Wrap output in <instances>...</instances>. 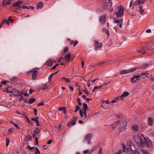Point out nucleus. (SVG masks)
<instances>
[{"label": "nucleus", "instance_id": "1", "mask_svg": "<svg viewBox=\"0 0 154 154\" xmlns=\"http://www.w3.org/2000/svg\"><path fill=\"white\" fill-rule=\"evenodd\" d=\"M137 140L140 144H143L148 147H151L152 146V142L147 137H145L143 134L138 137Z\"/></svg>", "mask_w": 154, "mask_h": 154}, {"label": "nucleus", "instance_id": "2", "mask_svg": "<svg viewBox=\"0 0 154 154\" xmlns=\"http://www.w3.org/2000/svg\"><path fill=\"white\" fill-rule=\"evenodd\" d=\"M38 68H35L31 70L28 72L27 73L28 74H32V79L33 80H35L37 76L38 75Z\"/></svg>", "mask_w": 154, "mask_h": 154}, {"label": "nucleus", "instance_id": "3", "mask_svg": "<svg viewBox=\"0 0 154 154\" xmlns=\"http://www.w3.org/2000/svg\"><path fill=\"white\" fill-rule=\"evenodd\" d=\"M118 9V11L116 13L117 18L122 17L123 14L124 12V8L122 7L121 6L119 7Z\"/></svg>", "mask_w": 154, "mask_h": 154}, {"label": "nucleus", "instance_id": "4", "mask_svg": "<svg viewBox=\"0 0 154 154\" xmlns=\"http://www.w3.org/2000/svg\"><path fill=\"white\" fill-rule=\"evenodd\" d=\"M137 69L136 67L131 68L127 70H124L121 71L120 73L121 75H123L129 73L134 71Z\"/></svg>", "mask_w": 154, "mask_h": 154}, {"label": "nucleus", "instance_id": "5", "mask_svg": "<svg viewBox=\"0 0 154 154\" xmlns=\"http://www.w3.org/2000/svg\"><path fill=\"white\" fill-rule=\"evenodd\" d=\"M114 20V23L116 24H117V26H119L120 28L122 27V20L123 19L116 20V18H113Z\"/></svg>", "mask_w": 154, "mask_h": 154}, {"label": "nucleus", "instance_id": "6", "mask_svg": "<svg viewBox=\"0 0 154 154\" xmlns=\"http://www.w3.org/2000/svg\"><path fill=\"white\" fill-rule=\"evenodd\" d=\"M146 0H137L133 4L134 6H137L138 5H141L144 3Z\"/></svg>", "mask_w": 154, "mask_h": 154}, {"label": "nucleus", "instance_id": "7", "mask_svg": "<svg viewBox=\"0 0 154 154\" xmlns=\"http://www.w3.org/2000/svg\"><path fill=\"white\" fill-rule=\"evenodd\" d=\"M139 75H134L133 77L130 79V81L132 83H135L137 82V80H139Z\"/></svg>", "mask_w": 154, "mask_h": 154}, {"label": "nucleus", "instance_id": "8", "mask_svg": "<svg viewBox=\"0 0 154 154\" xmlns=\"http://www.w3.org/2000/svg\"><path fill=\"white\" fill-rule=\"evenodd\" d=\"M22 2L20 1H18L17 2H14L13 4V6L14 7L17 8L16 9H19L21 8V4H22Z\"/></svg>", "mask_w": 154, "mask_h": 154}, {"label": "nucleus", "instance_id": "9", "mask_svg": "<svg viewBox=\"0 0 154 154\" xmlns=\"http://www.w3.org/2000/svg\"><path fill=\"white\" fill-rule=\"evenodd\" d=\"M127 125L126 122H125L123 123L122 126L120 128L119 130V131L120 133L123 132L126 129V127Z\"/></svg>", "mask_w": 154, "mask_h": 154}, {"label": "nucleus", "instance_id": "10", "mask_svg": "<svg viewBox=\"0 0 154 154\" xmlns=\"http://www.w3.org/2000/svg\"><path fill=\"white\" fill-rule=\"evenodd\" d=\"M148 49L146 47H144L143 48H140V49L137 50V51L139 53H142L143 54H144L146 53V51H148Z\"/></svg>", "mask_w": 154, "mask_h": 154}, {"label": "nucleus", "instance_id": "11", "mask_svg": "<svg viewBox=\"0 0 154 154\" xmlns=\"http://www.w3.org/2000/svg\"><path fill=\"white\" fill-rule=\"evenodd\" d=\"M92 136V135L91 134H87L85 136V140L89 144L90 143V140Z\"/></svg>", "mask_w": 154, "mask_h": 154}, {"label": "nucleus", "instance_id": "12", "mask_svg": "<svg viewBox=\"0 0 154 154\" xmlns=\"http://www.w3.org/2000/svg\"><path fill=\"white\" fill-rule=\"evenodd\" d=\"M94 42L96 50H97V48H100L102 47L103 44L102 43H99V42L96 40L94 41Z\"/></svg>", "mask_w": 154, "mask_h": 154}, {"label": "nucleus", "instance_id": "13", "mask_svg": "<svg viewBox=\"0 0 154 154\" xmlns=\"http://www.w3.org/2000/svg\"><path fill=\"white\" fill-rule=\"evenodd\" d=\"M12 0H2V5L5 6L6 5H10Z\"/></svg>", "mask_w": 154, "mask_h": 154}, {"label": "nucleus", "instance_id": "14", "mask_svg": "<svg viewBox=\"0 0 154 154\" xmlns=\"http://www.w3.org/2000/svg\"><path fill=\"white\" fill-rule=\"evenodd\" d=\"M106 17L105 15H102L100 16L99 19V20L100 23L102 24L105 23Z\"/></svg>", "mask_w": 154, "mask_h": 154}, {"label": "nucleus", "instance_id": "15", "mask_svg": "<svg viewBox=\"0 0 154 154\" xmlns=\"http://www.w3.org/2000/svg\"><path fill=\"white\" fill-rule=\"evenodd\" d=\"M131 150L132 151L133 154H140L139 152L133 146H131L130 147Z\"/></svg>", "mask_w": 154, "mask_h": 154}, {"label": "nucleus", "instance_id": "16", "mask_svg": "<svg viewBox=\"0 0 154 154\" xmlns=\"http://www.w3.org/2000/svg\"><path fill=\"white\" fill-rule=\"evenodd\" d=\"M54 63H56V60H49L46 62L45 65L48 66H51L53 65Z\"/></svg>", "mask_w": 154, "mask_h": 154}, {"label": "nucleus", "instance_id": "17", "mask_svg": "<svg viewBox=\"0 0 154 154\" xmlns=\"http://www.w3.org/2000/svg\"><path fill=\"white\" fill-rule=\"evenodd\" d=\"M129 95V93L128 92H124L119 97V98L122 101L124 100V97H126L128 96Z\"/></svg>", "mask_w": 154, "mask_h": 154}, {"label": "nucleus", "instance_id": "18", "mask_svg": "<svg viewBox=\"0 0 154 154\" xmlns=\"http://www.w3.org/2000/svg\"><path fill=\"white\" fill-rule=\"evenodd\" d=\"M120 120L118 121L115 122L113 124L111 125V126L112 127V129H115L117 127V126L120 123Z\"/></svg>", "mask_w": 154, "mask_h": 154}, {"label": "nucleus", "instance_id": "19", "mask_svg": "<svg viewBox=\"0 0 154 154\" xmlns=\"http://www.w3.org/2000/svg\"><path fill=\"white\" fill-rule=\"evenodd\" d=\"M37 129L38 130V131H34L33 132H31V134L33 138H35L36 134L39 133L40 130L38 128H37Z\"/></svg>", "mask_w": 154, "mask_h": 154}, {"label": "nucleus", "instance_id": "20", "mask_svg": "<svg viewBox=\"0 0 154 154\" xmlns=\"http://www.w3.org/2000/svg\"><path fill=\"white\" fill-rule=\"evenodd\" d=\"M70 57V54L69 53H67L64 57V59L65 61L67 62H69V58Z\"/></svg>", "mask_w": 154, "mask_h": 154}, {"label": "nucleus", "instance_id": "21", "mask_svg": "<svg viewBox=\"0 0 154 154\" xmlns=\"http://www.w3.org/2000/svg\"><path fill=\"white\" fill-rule=\"evenodd\" d=\"M40 88L42 90H45L48 89L49 88L47 84H43L42 86H41Z\"/></svg>", "mask_w": 154, "mask_h": 154}, {"label": "nucleus", "instance_id": "22", "mask_svg": "<svg viewBox=\"0 0 154 154\" xmlns=\"http://www.w3.org/2000/svg\"><path fill=\"white\" fill-rule=\"evenodd\" d=\"M44 5L41 2H39L36 5V8L37 9L42 8Z\"/></svg>", "mask_w": 154, "mask_h": 154}, {"label": "nucleus", "instance_id": "23", "mask_svg": "<svg viewBox=\"0 0 154 154\" xmlns=\"http://www.w3.org/2000/svg\"><path fill=\"white\" fill-rule=\"evenodd\" d=\"M132 130L134 131L137 132L138 130V126L136 125H134L132 127Z\"/></svg>", "mask_w": 154, "mask_h": 154}, {"label": "nucleus", "instance_id": "24", "mask_svg": "<svg viewBox=\"0 0 154 154\" xmlns=\"http://www.w3.org/2000/svg\"><path fill=\"white\" fill-rule=\"evenodd\" d=\"M12 88L11 87H8L6 89V92L8 93L12 92Z\"/></svg>", "mask_w": 154, "mask_h": 154}, {"label": "nucleus", "instance_id": "25", "mask_svg": "<svg viewBox=\"0 0 154 154\" xmlns=\"http://www.w3.org/2000/svg\"><path fill=\"white\" fill-rule=\"evenodd\" d=\"M148 124L150 126H151L152 125V121L151 118H149L148 119Z\"/></svg>", "mask_w": 154, "mask_h": 154}, {"label": "nucleus", "instance_id": "26", "mask_svg": "<svg viewBox=\"0 0 154 154\" xmlns=\"http://www.w3.org/2000/svg\"><path fill=\"white\" fill-rule=\"evenodd\" d=\"M142 153L143 154H149V153L148 150L144 149H140Z\"/></svg>", "mask_w": 154, "mask_h": 154}, {"label": "nucleus", "instance_id": "27", "mask_svg": "<svg viewBox=\"0 0 154 154\" xmlns=\"http://www.w3.org/2000/svg\"><path fill=\"white\" fill-rule=\"evenodd\" d=\"M78 43V42L77 41H74L73 40H72V41H71L70 44L71 45H73L74 46H75L77 45Z\"/></svg>", "mask_w": 154, "mask_h": 154}, {"label": "nucleus", "instance_id": "28", "mask_svg": "<svg viewBox=\"0 0 154 154\" xmlns=\"http://www.w3.org/2000/svg\"><path fill=\"white\" fill-rule=\"evenodd\" d=\"M149 75V74L147 73V72H145V73L141 75L140 77H141V78H143L145 77H147Z\"/></svg>", "mask_w": 154, "mask_h": 154}, {"label": "nucleus", "instance_id": "29", "mask_svg": "<svg viewBox=\"0 0 154 154\" xmlns=\"http://www.w3.org/2000/svg\"><path fill=\"white\" fill-rule=\"evenodd\" d=\"M139 11L141 14L143 15V13L144 12V10L142 8V7H140L139 8Z\"/></svg>", "mask_w": 154, "mask_h": 154}, {"label": "nucleus", "instance_id": "30", "mask_svg": "<svg viewBox=\"0 0 154 154\" xmlns=\"http://www.w3.org/2000/svg\"><path fill=\"white\" fill-rule=\"evenodd\" d=\"M83 110H86L87 109H88V106L86 103H83Z\"/></svg>", "mask_w": 154, "mask_h": 154}, {"label": "nucleus", "instance_id": "31", "mask_svg": "<svg viewBox=\"0 0 154 154\" xmlns=\"http://www.w3.org/2000/svg\"><path fill=\"white\" fill-rule=\"evenodd\" d=\"M10 123L11 124H13L14 126L17 129H19V127L15 123H14V122H13V121H10Z\"/></svg>", "mask_w": 154, "mask_h": 154}, {"label": "nucleus", "instance_id": "32", "mask_svg": "<svg viewBox=\"0 0 154 154\" xmlns=\"http://www.w3.org/2000/svg\"><path fill=\"white\" fill-rule=\"evenodd\" d=\"M148 66V65L147 64H145L141 66H140V69H143V68H145L146 67Z\"/></svg>", "mask_w": 154, "mask_h": 154}, {"label": "nucleus", "instance_id": "33", "mask_svg": "<svg viewBox=\"0 0 154 154\" xmlns=\"http://www.w3.org/2000/svg\"><path fill=\"white\" fill-rule=\"evenodd\" d=\"M119 97H116L115 99H113L111 102V103H114L118 101L119 100Z\"/></svg>", "mask_w": 154, "mask_h": 154}, {"label": "nucleus", "instance_id": "34", "mask_svg": "<svg viewBox=\"0 0 154 154\" xmlns=\"http://www.w3.org/2000/svg\"><path fill=\"white\" fill-rule=\"evenodd\" d=\"M18 79V78L16 76H14L13 78H11V80L12 81L15 82Z\"/></svg>", "mask_w": 154, "mask_h": 154}, {"label": "nucleus", "instance_id": "35", "mask_svg": "<svg viewBox=\"0 0 154 154\" xmlns=\"http://www.w3.org/2000/svg\"><path fill=\"white\" fill-rule=\"evenodd\" d=\"M62 79L65 80L66 82H69L70 81L69 79L65 77H63Z\"/></svg>", "mask_w": 154, "mask_h": 154}, {"label": "nucleus", "instance_id": "36", "mask_svg": "<svg viewBox=\"0 0 154 154\" xmlns=\"http://www.w3.org/2000/svg\"><path fill=\"white\" fill-rule=\"evenodd\" d=\"M102 5L104 8H106L107 6V2L106 1L104 0Z\"/></svg>", "mask_w": 154, "mask_h": 154}, {"label": "nucleus", "instance_id": "37", "mask_svg": "<svg viewBox=\"0 0 154 154\" xmlns=\"http://www.w3.org/2000/svg\"><path fill=\"white\" fill-rule=\"evenodd\" d=\"M35 100L34 98H31L29 99V102L31 104L35 102Z\"/></svg>", "mask_w": 154, "mask_h": 154}, {"label": "nucleus", "instance_id": "38", "mask_svg": "<svg viewBox=\"0 0 154 154\" xmlns=\"http://www.w3.org/2000/svg\"><path fill=\"white\" fill-rule=\"evenodd\" d=\"M32 137L30 135H27L26 137V139L27 140H32Z\"/></svg>", "mask_w": 154, "mask_h": 154}, {"label": "nucleus", "instance_id": "39", "mask_svg": "<svg viewBox=\"0 0 154 154\" xmlns=\"http://www.w3.org/2000/svg\"><path fill=\"white\" fill-rule=\"evenodd\" d=\"M69 50V49L67 47H65L64 48L63 50V51L64 53H66Z\"/></svg>", "mask_w": 154, "mask_h": 154}, {"label": "nucleus", "instance_id": "40", "mask_svg": "<svg viewBox=\"0 0 154 154\" xmlns=\"http://www.w3.org/2000/svg\"><path fill=\"white\" fill-rule=\"evenodd\" d=\"M111 81H109L103 84L102 85V86H105V85H109L111 83Z\"/></svg>", "mask_w": 154, "mask_h": 154}, {"label": "nucleus", "instance_id": "41", "mask_svg": "<svg viewBox=\"0 0 154 154\" xmlns=\"http://www.w3.org/2000/svg\"><path fill=\"white\" fill-rule=\"evenodd\" d=\"M36 149L35 154H40V151L38 149L37 147L36 148Z\"/></svg>", "mask_w": 154, "mask_h": 154}, {"label": "nucleus", "instance_id": "42", "mask_svg": "<svg viewBox=\"0 0 154 154\" xmlns=\"http://www.w3.org/2000/svg\"><path fill=\"white\" fill-rule=\"evenodd\" d=\"M13 132V130L12 128H10L8 130V134H10L12 133Z\"/></svg>", "mask_w": 154, "mask_h": 154}, {"label": "nucleus", "instance_id": "43", "mask_svg": "<svg viewBox=\"0 0 154 154\" xmlns=\"http://www.w3.org/2000/svg\"><path fill=\"white\" fill-rule=\"evenodd\" d=\"M66 108L65 107H60L58 108V110L59 111H63Z\"/></svg>", "mask_w": 154, "mask_h": 154}, {"label": "nucleus", "instance_id": "44", "mask_svg": "<svg viewBox=\"0 0 154 154\" xmlns=\"http://www.w3.org/2000/svg\"><path fill=\"white\" fill-rule=\"evenodd\" d=\"M38 118H39L38 117H36L35 119L32 118V121H34L35 122H38Z\"/></svg>", "mask_w": 154, "mask_h": 154}, {"label": "nucleus", "instance_id": "45", "mask_svg": "<svg viewBox=\"0 0 154 154\" xmlns=\"http://www.w3.org/2000/svg\"><path fill=\"white\" fill-rule=\"evenodd\" d=\"M10 142V140L9 139L7 138L6 139V145L7 146H8L9 144V143Z\"/></svg>", "mask_w": 154, "mask_h": 154}, {"label": "nucleus", "instance_id": "46", "mask_svg": "<svg viewBox=\"0 0 154 154\" xmlns=\"http://www.w3.org/2000/svg\"><path fill=\"white\" fill-rule=\"evenodd\" d=\"M57 72L55 73H53V74H51L49 77H48V79L49 80L50 79H51L52 77V76H53V75H54V74H56L57 73Z\"/></svg>", "mask_w": 154, "mask_h": 154}, {"label": "nucleus", "instance_id": "47", "mask_svg": "<svg viewBox=\"0 0 154 154\" xmlns=\"http://www.w3.org/2000/svg\"><path fill=\"white\" fill-rule=\"evenodd\" d=\"M6 21V20H4L2 21L1 23L0 24V28L2 27V25L4 24L5 22Z\"/></svg>", "mask_w": 154, "mask_h": 154}, {"label": "nucleus", "instance_id": "48", "mask_svg": "<svg viewBox=\"0 0 154 154\" xmlns=\"http://www.w3.org/2000/svg\"><path fill=\"white\" fill-rule=\"evenodd\" d=\"M7 81L6 80L2 81L1 82V84L3 85H5L7 83Z\"/></svg>", "mask_w": 154, "mask_h": 154}, {"label": "nucleus", "instance_id": "49", "mask_svg": "<svg viewBox=\"0 0 154 154\" xmlns=\"http://www.w3.org/2000/svg\"><path fill=\"white\" fill-rule=\"evenodd\" d=\"M79 107L78 106H76L75 109L74 111L75 112H76L78 111L79 109Z\"/></svg>", "mask_w": 154, "mask_h": 154}, {"label": "nucleus", "instance_id": "50", "mask_svg": "<svg viewBox=\"0 0 154 154\" xmlns=\"http://www.w3.org/2000/svg\"><path fill=\"white\" fill-rule=\"evenodd\" d=\"M124 146L123 145V149L122 150H122L121 149H120L119 150V151H118V152L119 153H120V154H121L122 152H125V150H124Z\"/></svg>", "mask_w": 154, "mask_h": 154}, {"label": "nucleus", "instance_id": "51", "mask_svg": "<svg viewBox=\"0 0 154 154\" xmlns=\"http://www.w3.org/2000/svg\"><path fill=\"white\" fill-rule=\"evenodd\" d=\"M79 113H80V115L82 117L83 116V112L82 110L81 109H80L79 110Z\"/></svg>", "mask_w": 154, "mask_h": 154}, {"label": "nucleus", "instance_id": "52", "mask_svg": "<svg viewBox=\"0 0 154 154\" xmlns=\"http://www.w3.org/2000/svg\"><path fill=\"white\" fill-rule=\"evenodd\" d=\"M83 91L85 92V94L87 96L89 94L88 92V91L86 89H85L84 90H83Z\"/></svg>", "mask_w": 154, "mask_h": 154}, {"label": "nucleus", "instance_id": "53", "mask_svg": "<svg viewBox=\"0 0 154 154\" xmlns=\"http://www.w3.org/2000/svg\"><path fill=\"white\" fill-rule=\"evenodd\" d=\"M83 113L85 115V117L87 118V114H86V110H83Z\"/></svg>", "mask_w": 154, "mask_h": 154}, {"label": "nucleus", "instance_id": "54", "mask_svg": "<svg viewBox=\"0 0 154 154\" xmlns=\"http://www.w3.org/2000/svg\"><path fill=\"white\" fill-rule=\"evenodd\" d=\"M102 87V85H101L100 86H95L94 87V89H100V88Z\"/></svg>", "mask_w": 154, "mask_h": 154}, {"label": "nucleus", "instance_id": "55", "mask_svg": "<svg viewBox=\"0 0 154 154\" xmlns=\"http://www.w3.org/2000/svg\"><path fill=\"white\" fill-rule=\"evenodd\" d=\"M104 63H105V62H104V61H101L99 63H98L97 65V66H99V65H102V64H104Z\"/></svg>", "mask_w": 154, "mask_h": 154}, {"label": "nucleus", "instance_id": "56", "mask_svg": "<svg viewBox=\"0 0 154 154\" xmlns=\"http://www.w3.org/2000/svg\"><path fill=\"white\" fill-rule=\"evenodd\" d=\"M71 125H73L75 124V122L74 121V120H72V121L70 122Z\"/></svg>", "mask_w": 154, "mask_h": 154}, {"label": "nucleus", "instance_id": "57", "mask_svg": "<svg viewBox=\"0 0 154 154\" xmlns=\"http://www.w3.org/2000/svg\"><path fill=\"white\" fill-rule=\"evenodd\" d=\"M27 120V121H28V123L30 124L31 123V121L29 120V118L27 116L26 117V118H25Z\"/></svg>", "mask_w": 154, "mask_h": 154}, {"label": "nucleus", "instance_id": "58", "mask_svg": "<svg viewBox=\"0 0 154 154\" xmlns=\"http://www.w3.org/2000/svg\"><path fill=\"white\" fill-rule=\"evenodd\" d=\"M44 103L43 102L40 103L38 104L37 106H42L44 105Z\"/></svg>", "mask_w": 154, "mask_h": 154}, {"label": "nucleus", "instance_id": "59", "mask_svg": "<svg viewBox=\"0 0 154 154\" xmlns=\"http://www.w3.org/2000/svg\"><path fill=\"white\" fill-rule=\"evenodd\" d=\"M22 8L23 9H29V8L28 7H27L26 6H23L22 7Z\"/></svg>", "mask_w": 154, "mask_h": 154}, {"label": "nucleus", "instance_id": "60", "mask_svg": "<svg viewBox=\"0 0 154 154\" xmlns=\"http://www.w3.org/2000/svg\"><path fill=\"white\" fill-rule=\"evenodd\" d=\"M17 94H19V95L22 94L23 93V92L22 91H17Z\"/></svg>", "mask_w": 154, "mask_h": 154}, {"label": "nucleus", "instance_id": "61", "mask_svg": "<svg viewBox=\"0 0 154 154\" xmlns=\"http://www.w3.org/2000/svg\"><path fill=\"white\" fill-rule=\"evenodd\" d=\"M104 102H105L107 104H108L109 103V102L107 100L102 102L103 103Z\"/></svg>", "mask_w": 154, "mask_h": 154}, {"label": "nucleus", "instance_id": "62", "mask_svg": "<svg viewBox=\"0 0 154 154\" xmlns=\"http://www.w3.org/2000/svg\"><path fill=\"white\" fill-rule=\"evenodd\" d=\"M35 143L37 145L38 144V138L37 137H35Z\"/></svg>", "mask_w": 154, "mask_h": 154}, {"label": "nucleus", "instance_id": "63", "mask_svg": "<svg viewBox=\"0 0 154 154\" xmlns=\"http://www.w3.org/2000/svg\"><path fill=\"white\" fill-rule=\"evenodd\" d=\"M8 20L10 21L11 23H12L14 21V20L12 19L10 17L8 18Z\"/></svg>", "mask_w": 154, "mask_h": 154}, {"label": "nucleus", "instance_id": "64", "mask_svg": "<svg viewBox=\"0 0 154 154\" xmlns=\"http://www.w3.org/2000/svg\"><path fill=\"white\" fill-rule=\"evenodd\" d=\"M34 113L35 114V115H37V110L35 108H34Z\"/></svg>", "mask_w": 154, "mask_h": 154}]
</instances>
